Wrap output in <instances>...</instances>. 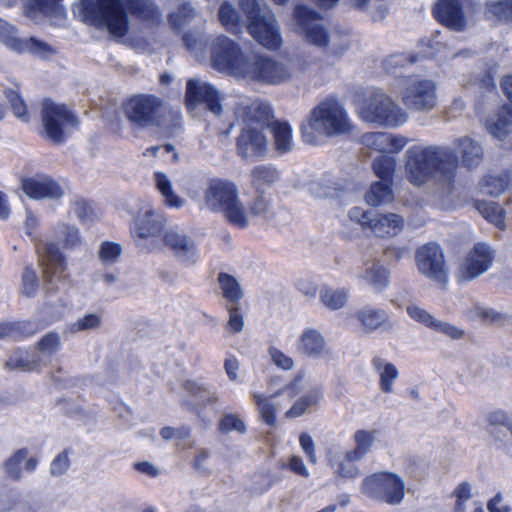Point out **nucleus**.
<instances>
[{
    "instance_id": "ea45409f",
    "label": "nucleus",
    "mask_w": 512,
    "mask_h": 512,
    "mask_svg": "<svg viewBox=\"0 0 512 512\" xmlns=\"http://www.w3.org/2000/svg\"><path fill=\"white\" fill-rule=\"evenodd\" d=\"M270 128L273 138L274 145L277 152L281 154H285L292 150L293 148V137L292 130L288 123L286 122H273L270 123Z\"/></svg>"
},
{
    "instance_id": "de8ad7c7",
    "label": "nucleus",
    "mask_w": 512,
    "mask_h": 512,
    "mask_svg": "<svg viewBox=\"0 0 512 512\" xmlns=\"http://www.w3.org/2000/svg\"><path fill=\"white\" fill-rule=\"evenodd\" d=\"M479 213L489 222L503 229L505 226L504 210L495 202L479 201L476 204Z\"/></svg>"
},
{
    "instance_id": "e433bc0d",
    "label": "nucleus",
    "mask_w": 512,
    "mask_h": 512,
    "mask_svg": "<svg viewBox=\"0 0 512 512\" xmlns=\"http://www.w3.org/2000/svg\"><path fill=\"white\" fill-rule=\"evenodd\" d=\"M156 189L161 194L163 203L175 209H180L184 206L185 200L177 195L173 189L172 181L164 172L157 171L153 176Z\"/></svg>"
},
{
    "instance_id": "2f4dec72",
    "label": "nucleus",
    "mask_w": 512,
    "mask_h": 512,
    "mask_svg": "<svg viewBox=\"0 0 512 512\" xmlns=\"http://www.w3.org/2000/svg\"><path fill=\"white\" fill-rule=\"evenodd\" d=\"M407 314L415 321L435 330L438 332H442L446 335H448L451 338H460L462 336V332L452 326L451 324L447 322H442L434 316H432L428 311H426L424 308L416 305V304H409L406 308Z\"/></svg>"
},
{
    "instance_id": "f03ea898",
    "label": "nucleus",
    "mask_w": 512,
    "mask_h": 512,
    "mask_svg": "<svg viewBox=\"0 0 512 512\" xmlns=\"http://www.w3.org/2000/svg\"><path fill=\"white\" fill-rule=\"evenodd\" d=\"M293 29L303 41L320 50L326 57L339 59L351 45L347 34L330 31L319 18V14L304 5H298L293 12Z\"/></svg>"
},
{
    "instance_id": "0eeeda50",
    "label": "nucleus",
    "mask_w": 512,
    "mask_h": 512,
    "mask_svg": "<svg viewBox=\"0 0 512 512\" xmlns=\"http://www.w3.org/2000/svg\"><path fill=\"white\" fill-rule=\"evenodd\" d=\"M308 69L309 63L302 57L285 60L258 57L249 61L244 78L268 85H280L297 78Z\"/></svg>"
},
{
    "instance_id": "7ed1b4c3",
    "label": "nucleus",
    "mask_w": 512,
    "mask_h": 512,
    "mask_svg": "<svg viewBox=\"0 0 512 512\" xmlns=\"http://www.w3.org/2000/svg\"><path fill=\"white\" fill-rule=\"evenodd\" d=\"M353 129L354 125L344 104L329 98L311 110L301 132L305 143L319 145L324 139L349 134Z\"/></svg>"
},
{
    "instance_id": "c85d7f7f",
    "label": "nucleus",
    "mask_w": 512,
    "mask_h": 512,
    "mask_svg": "<svg viewBox=\"0 0 512 512\" xmlns=\"http://www.w3.org/2000/svg\"><path fill=\"white\" fill-rule=\"evenodd\" d=\"M40 254L43 277L47 285H52L54 278L62 279L66 277L65 260L55 244H45Z\"/></svg>"
},
{
    "instance_id": "a18cd8bd",
    "label": "nucleus",
    "mask_w": 512,
    "mask_h": 512,
    "mask_svg": "<svg viewBox=\"0 0 512 512\" xmlns=\"http://www.w3.org/2000/svg\"><path fill=\"white\" fill-rule=\"evenodd\" d=\"M394 195L390 183L375 182L365 196L368 205L380 206L393 200Z\"/></svg>"
},
{
    "instance_id": "dca6fc26",
    "label": "nucleus",
    "mask_w": 512,
    "mask_h": 512,
    "mask_svg": "<svg viewBox=\"0 0 512 512\" xmlns=\"http://www.w3.org/2000/svg\"><path fill=\"white\" fill-rule=\"evenodd\" d=\"M436 20L448 29L461 32L470 23V0H438L433 8Z\"/></svg>"
},
{
    "instance_id": "2eb2a0df",
    "label": "nucleus",
    "mask_w": 512,
    "mask_h": 512,
    "mask_svg": "<svg viewBox=\"0 0 512 512\" xmlns=\"http://www.w3.org/2000/svg\"><path fill=\"white\" fill-rule=\"evenodd\" d=\"M403 104L418 112L431 111L437 105V86L433 80L409 77L400 93Z\"/></svg>"
},
{
    "instance_id": "4c0bfd02",
    "label": "nucleus",
    "mask_w": 512,
    "mask_h": 512,
    "mask_svg": "<svg viewBox=\"0 0 512 512\" xmlns=\"http://www.w3.org/2000/svg\"><path fill=\"white\" fill-rule=\"evenodd\" d=\"M356 319L366 332H374L385 324L389 316L384 309L365 306L359 309L355 314Z\"/></svg>"
},
{
    "instance_id": "9d476101",
    "label": "nucleus",
    "mask_w": 512,
    "mask_h": 512,
    "mask_svg": "<svg viewBox=\"0 0 512 512\" xmlns=\"http://www.w3.org/2000/svg\"><path fill=\"white\" fill-rule=\"evenodd\" d=\"M123 109L127 119L140 128L161 126L170 113L163 100L152 94H138L129 98Z\"/></svg>"
},
{
    "instance_id": "f704fd0d",
    "label": "nucleus",
    "mask_w": 512,
    "mask_h": 512,
    "mask_svg": "<svg viewBox=\"0 0 512 512\" xmlns=\"http://www.w3.org/2000/svg\"><path fill=\"white\" fill-rule=\"evenodd\" d=\"M455 148L460 153L461 164L467 169H473L480 165L483 160L484 151L480 143L470 137L458 138Z\"/></svg>"
},
{
    "instance_id": "79ce46f5",
    "label": "nucleus",
    "mask_w": 512,
    "mask_h": 512,
    "mask_svg": "<svg viewBox=\"0 0 512 512\" xmlns=\"http://www.w3.org/2000/svg\"><path fill=\"white\" fill-rule=\"evenodd\" d=\"M376 436L377 431L375 430H357L352 436V440L355 446L354 448L349 449V451L361 460L364 459L366 455L371 451L376 441Z\"/></svg>"
},
{
    "instance_id": "412c9836",
    "label": "nucleus",
    "mask_w": 512,
    "mask_h": 512,
    "mask_svg": "<svg viewBox=\"0 0 512 512\" xmlns=\"http://www.w3.org/2000/svg\"><path fill=\"white\" fill-rule=\"evenodd\" d=\"M0 41L9 49L19 53L30 52L41 57H46L53 49L45 42L34 38H18L16 28L0 18Z\"/></svg>"
},
{
    "instance_id": "f3484780",
    "label": "nucleus",
    "mask_w": 512,
    "mask_h": 512,
    "mask_svg": "<svg viewBox=\"0 0 512 512\" xmlns=\"http://www.w3.org/2000/svg\"><path fill=\"white\" fill-rule=\"evenodd\" d=\"M161 243L173 256L186 266H193L198 260V249L195 241L186 232L178 228L166 229Z\"/></svg>"
},
{
    "instance_id": "4be33fe9",
    "label": "nucleus",
    "mask_w": 512,
    "mask_h": 512,
    "mask_svg": "<svg viewBox=\"0 0 512 512\" xmlns=\"http://www.w3.org/2000/svg\"><path fill=\"white\" fill-rule=\"evenodd\" d=\"M221 100L220 93L212 85L199 79L188 80L186 87V103L188 108L204 104L214 115H220L222 112Z\"/></svg>"
},
{
    "instance_id": "0e129e2a",
    "label": "nucleus",
    "mask_w": 512,
    "mask_h": 512,
    "mask_svg": "<svg viewBox=\"0 0 512 512\" xmlns=\"http://www.w3.org/2000/svg\"><path fill=\"white\" fill-rule=\"evenodd\" d=\"M56 232L59 236L63 237V241L67 246L73 247L81 242L79 230L74 226L61 223L56 226Z\"/></svg>"
},
{
    "instance_id": "5701e85b",
    "label": "nucleus",
    "mask_w": 512,
    "mask_h": 512,
    "mask_svg": "<svg viewBox=\"0 0 512 512\" xmlns=\"http://www.w3.org/2000/svg\"><path fill=\"white\" fill-rule=\"evenodd\" d=\"M236 118L243 128L264 130L270 126L272 111L268 104L259 100H245L238 104Z\"/></svg>"
},
{
    "instance_id": "bb28decb",
    "label": "nucleus",
    "mask_w": 512,
    "mask_h": 512,
    "mask_svg": "<svg viewBox=\"0 0 512 512\" xmlns=\"http://www.w3.org/2000/svg\"><path fill=\"white\" fill-rule=\"evenodd\" d=\"M61 0H23L21 14L28 20L38 24L52 17H63L64 10Z\"/></svg>"
},
{
    "instance_id": "423d86ee",
    "label": "nucleus",
    "mask_w": 512,
    "mask_h": 512,
    "mask_svg": "<svg viewBox=\"0 0 512 512\" xmlns=\"http://www.w3.org/2000/svg\"><path fill=\"white\" fill-rule=\"evenodd\" d=\"M358 115L364 122L383 128H397L408 120L406 111L381 88H372L367 93Z\"/></svg>"
},
{
    "instance_id": "1a4fd4ad",
    "label": "nucleus",
    "mask_w": 512,
    "mask_h": 512,
    "mask_svg": "<svg viewBox=\"0 0 512 512\" xmlns=\"http://www.w3.org/2000/svg\"><path fill=\"white\" fill-rule=\"evenodd\" d=\"M210 65L215 70L244 78L249 59L240 46L225 35H217L209 43Z\"/></svg>"
},
{
    "instance_id": "680f3d73",
    "label": "nucleus",
    "mask_w": 512,
    "mask_h": 512,
    "mask_svg": "<svg viewBox=\"0 0 512 512\" xmlns=\"http://www.w3.org/2000/svg\"><path fill=\"white\" fill-rule=\"evenodd\" d=\"M318 396L307 394L299 398L292 407L286 412L287 418H297L303 415L306 410L317 403Z\"/></svg>"
},
{
    "instance_id": "e2e57ef3",
    "label": "nucleus",
    "mask_w": 512,
    "mask_h": 512,
    "mask_svg": "<svg viewBox=\"0 0 512 512\" xmlns=\"http://www.w3.org/2000/svg\"><path fill=\"white\" fill-rule=\"evenodd\" d=\"M39 288V280L32 266H26L22 274V292L27 297L36 294Z\"/></svg>"
},
{
    "instance_id": "69168bd1",
    "label": "nucleus",
    "mask_w": 512,
    "mask_h": 512,
    "mask_svg": "<svg viewBox=\"0 0 512 512\" xmlns=\"http://www.w3.org/2000/svg\"><path fill=\"white\" fill-rule=\"evenodd\" d=\"M60 345L59 335L55 332H49L37 342V349L43 354L52 355Z\"/></svg>"
},
{
    "instance_id": "052dcab7",
    "label": "nucleus",
    "mask_w": 512,
    "mask_h": 512,
    "mask_svg": "<svg viewBox=\"0 0 512 512\" xmlns=\"http://www.w3.org/2000/svg\"><path fill=\"white\" fill-rule=\"evenodd\" d=\"M507 187V179L503 176H487L482 183V190L484 194L490 196H498Z\"/></svg>"
},
{
    "instance_id": "58836bf2",
    "label": "nucleus",
    "mask_w": 512,
    "mask_h": 512,
    "mask_svg": "<svg viewBox=\"0 0 512 512\" xmlns=\"http://www.w3.org/2000/svg\"><path fill=\"white\" fill-rule=\"evenodd\" d=\"M219 288L223 298L229 304L228 306L238 305L243 298V289L238 280L227 273H220L218 275Z\"/></svg>"
},
{
    "instance_id": "c03bdc74",
    "label": "nucleus",
    "mask_w": 512,
    "mask_h": 512,
    "mask_svg": "<svg viewBox=\"0 0 512 512\" xmlns=\"http://www.w3.org/2000/svg\"><path fill=\"white\" fill-rule=\"evenodd\" d=\"M127 6L132 15L142 20L154 22L160 17L152 0H129Z\"/></svg>"
},
{
    "instance_id": "338daca9",
    "label": "nucleus",
    "mask_w": 512,
    "mask_h": 512,
    "mask_svg": "<svg viewBox=\"0 0 512 512\" xmlns=\"http://www.w3.org/2000/svg\"><path fill=\"white\" fill-rule=\"evenodd\" d=\"M41 329L35 321H20L13 323L14 339L29 337Z\"/></svg>"
},
{
    "instance_id": "473e14b6",
    "label": "nucleus",
    "mask_w": 512,
    "mask_h": 512,
    "mask_svg": "<svg viewBox=\"0 0 512 512\" xmlns=\"http://www.w3.org/2000/svg\"><path fill=\"white\" fill-rule=\"evenodd\" d=\"M485 126L492 137L504 139L512 131V107L503 105L487 118Z\"/></svg>"
},
{
    "instance_id": "09e8293b",
    "label": "nucleus",
    "mask_w": 512,
    "mask_h": 512,
    "mask_svg": "<svg viewBox=\"0 0 512 512\" xmlns=\"http://www.w3.org/2000/svg\"><path fill=\"white\" fill-rule=\"evenodd\" d=\"M219 21L222 26L230 31L237 33L239 31L240 16L236 8L229 2H223L218 12Z\"/></svg>"
},
{
    "instance_id": "4d7b16f0",
    "label": "nucleus",
    "mask_w": 512,
    "mask_h": 512,
    "mask_svg": "<svg viewBox=\"0 0 512 512\" xmlns=\"http://www.w3.org/2000/svg\"><path fill=\"white\" fill-rule=\"evenodd\" d=\"M267 353L270 362L278 368L285 371H291L294 368V360L279 348L270 346L267 350Z\"/></svg>"
},
{
    "instance_id": "cd10ccee",
    "label": "nucleus",
    "mask_w": 512,
    "mask_h": 512,
    "mask_svg": "<svg viewBox=\"0 0 512 512\" xmlns=\"http://www.w3.org/2000/svg\"><path fill=\"white\" fill-rule=\"evenodd\" d=\"M356 278L377 293L385 291L390 285V271L378 259L363 262Z\"/></svg>"
},
{
    "instance_id": "a19ab883",
    "label": "nucleus",
    "mask_w": 512,
    "mask_h": 512,
    "mask_svg": "<svg viewBox=\"0 0 512 512\" xmlns=\"http://www.w3.org/2000/svg\"><path fill=\"white\" fill-rule=\"evenodd\" d=\"M278 180L279 172L271 165H258L251 170V182L257 191L271 187Z\"/></svg>"
},
{
    "instance_id": "4468645a",
    "label": "nucleus",
    "mask_w": 512,
    "mask_h": 512,
    "mask_svg": "<svg viewBox=\"0 0 512 512\" xmlns=\"http://www.w3.org/2000/svg\"><path fill=\"white\" fill-rule=\"evenodd\" d=\"M415 264L418 272L445 288L448 282V269L442 248L434 242L420 246L415 252Z\"/></svg>"
},
{
    "instance_id": "a878e982",
    "label": "nucleus",
    "mask_w": 512,
    "mask_h": 512,
    "mask_svg": "<svg viewBox=\"0 0 512 512\" xmlns=\"http://www.w3.org/2000/svg\"><path fill=\"white\" fill-rule=\"evenodd\" d=\"M362 144L381 155L396 154L408 143V139L401 135L388 132H367L361 137Z\"/></svg>"
},
{
    "instance_id": "72a5a7b5",
    "label": "nucleus",
    "mask_w": 512,
    "mask_h": 512,
    "mask_svg": "<svg viewBox=\"0 0 512 512\" xmlns=\"http://www.w3.org/2000/svg\"><path fill=\"white\" fill-rule=\"evenodd\" d=\"M28 450L26 448L15 451L3 463V468L6 475L13 479L19 480L22 477L23 469L32 472L35 470L38 461L33 457H28Z\"/></svg>"
},
{
    "instance_id": "6e6552de",
    "label": "nucleus",
    "mask_w": 512,
    "mask_h": 512,
    "mask_svg": "<svg viewBox=\"0 0 512 512\" xmlns=\"http://www.w3.org/2000/svg\"><path fill=\"white\" fill-rule=\"evenodd\" d=\"M240 7L247 17L250 35L269 50L279 49L283 41L272 10L258 0H240Z\"/></svg>"
},
{
    "instance_id": "f257e3e1",
    "label": "nucleus",
    "mask_w": 512,
    "mask_h": 512,
    "mask_svg": "<svg viewBox=\"0 0 512 512\" xmlns=\"http://www.w3.org/2000/svg\"><path fill=\"white\" fill-rule=\"evenodd\" d=\"M404 158L406 178L412 185L421 187L432 181L439 197L452 193L460 160L451 147L415 145L406 150Z\"/></svg>"
},
{
    "instance_id": "c756f323",
    "label": "nucleus",
    "mask_w": 512,
    "mask_h": 512,
    "mask_svg": "<svg viewBox=\"0 0 512 512\" xmlns=\"http://www.w3.org/2000/svg\"><path fill=\"white\" fill-rule=\"evenodd\" d=\"M297 350L309 358H320L331 355V350L323 334L314 328H306L300 334Z\"/></svg>"
},
{
    "instance_id": "6e6d98bb",
    "label": "nucleus",
    "mask_w": 512,
    "mask_h": 512,
    "mask_svg": "<svg viewBox=\"0 0 512 512\" xmlns=\"http://www.w3.org/2000/svg\"><path fill=\"white\" fill-rule=\"evenodd\" d=\"M195 16V9L190 4L185 3L177 11L171 13L169 19L172 27L179 29L186 23H189Z\"/></svg>"
},
{
    "instance_id": "13d9d810",
    "label": "nucleus",
    "mask_w": 512,
    "mask_h": 512,
    "mask_svg": "<svg viewBox=\"0 0 512 512\" xmlns=\"http://www.w3.org/2000/svg\"><path fill=\"white\" fill-rule=\"evenodd\" d=\"M5 367L11 370L33 371L38 363L30 361L22 352H16L5 362Z\"/></svg>"
},
{
    "instance_id": "603ef678",
    "label": "nucleus",
    "mask_w": 512,
    "mask_h": 512,
    "mask_svg": "<svg viewBox=\"0 0 512 512\" xmlns=\"http://www.w3.org/2000/svg\"><path fill=\"white\" fill-rule=\"evenodd\" d=\"M248 210L247 227L253 216H265L270 209V200L262 192L257 191L256 195L246 204Z\"/></svg>"
},
{
    "instance_id": "ddd939ff",
    "label": "nucleus",
    "mask_w": 512,
    "mask_h": 512,
    "mask_svg": "<svg viewBox=\"0 0 512 512\" xmlns=\"http://www.w3.org/2000/svg\"><path fill=\"white\" fill-rule=\"evenodd\" d=\"M41 119L46 137L54 143L64 142L70 130L78 125V119L65 105L50 99L42 102Z\"/></svg>"
},
{
    "instance_id": "bf43d9fd",
    "label": "nucleus",
    "mask_w": 512,
    "mask_h": 512,
    "mask_svg": "<svg viewBox=\"0 0 512 512\" xmlns=\"http://www.w3.org/2000/svg\"><path fill=\"white\" fill-rule=\"evenodd\" d=\"M122 253V248L114 242H103L99 249L98 255L101 262L105 265L114 264Z\"/></svg>"
},
{
    "instance_id": "774afa93",
    "label": "nucleus",
    "mask_w": 512,
    "mask_h": 512,
    "mask_svg": "<svg viewBox=\"0 0 512 512\" xmlns=\"http://www.w3.org/2000/svg\"><path fill=\"white\" fill-rule=\"evenodd\" d=\"M219 430L223 433H228L233 430L243 433L245 431V424L237 415L227 414L221 419Z\"/></svg>"
},
{
    "instance_id": "f8f14e48",
    "label": "nucleus",
    "mask_w": 512,
    "mask_h": 512,
    "mask_svg": "<svg viewBox=\"0 0 512 512\" xmlns=\"http://www.w3.org/2000/svg\"><path fill=\"white\" fill-rule=\"evenodd\" d=\"M362 491L368 496L389 505H398L405 496L403 479L393 472H376L364 478Z\"/></svg>"
},
{
    "instance_id": "3c124183",
    "label": "nucleus",
    "mask_w": 512,
    "mask_h": 512,
    "mask_svg": "<svg viewBox=\"0 0 512 512\" xmlns=\"http://www.w3.org/2000/svg\"><path fill=\"white\" fill-rule=\"evenodd\" d=\"M418 61L414 54L395 53L384 60V68L389 73H396L398 69L408 67Z\"/></svg>"
},
{
    "instance_id": "393cba45",
    "label": "nucleus",
    "mask_w": 512,
    "mask_h": 512,
    "mask_svg": "<svg viewBox=\"0 0 512 512\" xmlns=\"http://www.w3.org/2000/svg\"><path fill=\"white\" fill-rule=\"evenodd\" d=\"M268 151V140L263 130L256 128H241L237 138V153L246 160H257Z\"/></svg>"
},
{
    "instance_id": "aec40b11",
    "label": "nucleus",
    "mask_w": 512,
    "mask_h": 512,
    "mask_svg": "<svg viewBox=\"0 0 512 512\" xmlns=\"http://www.w3.org/2000/svg\"><path fill=\"white\" fill-rule=\"evenodd\" d=\"M302 390L303 376L298 374L293 378V380L289 384H287L281 390L277 391L276 393L270 396H265L264 394L259 392H252L251 395L259 409V413L262 420L267 425L273 426L276 423L277 410V404L274 403V400L282 394L287 395L289 400H291L296 395H298Z\"/></svg>"
},
{
    "instance_id": "c9c22d12",
    "label": "nucleus",
    "mask_w": 512,
    "mask_h": 512,
    "mask_svg": "<svg viewBox=\"0 0 512 512\" xmlns=\"http://www.w3.org/2000/svg\"><path fill=\"white\" fill-rule=\"evenodd\" d=\"M372 366L379 376V387L383 393L391 394L394 392V382L399 377L396 366L381 357H375L372 360Z\"/></svg>"
},
{
    "instance_id": "864d4df0",
    "label": "nucleus",
    "mask_w": 512,
    "mask_h": 512,
    "mask_svg": "<svg viewBox=\"0 0 512 512\" xmlns=\"http://www.w3.org/2000/svg\"><path fill=\"white\" fill-rule=\"evenodd\" d=\"M102 323V318L97 313H89L79 317L75 322L68 326L72 333L86 332L97 329Z\"/></svg>"
},
{
    "instance_id": "9b49d317",
    "label": "nucleus",
    "mask_w": 512,
    "mask_h": 512,
    "mask_svg": "<svg viewBox=\"0 0 512 512\" xmlns=\"http://www.w3.org/2000/svg\"><path fill=\"white\" fill-rule=\"evenodd\" d=\"M348 217L359 224L365 231L370 232L376 238L391 239L399 235L405 226L403 216L393 212H378L364 210L360 207L352 208Z\"/></svg>"
},
{
    "instance_id": "39448f33",
    "label": "nucleus",
    "mask_w": 512,
    "mask_h": 512,
    "mask_svg": "<svg viewBox=\"0 0 512 512\" xmlns=\"http://www.w3.org/2000/svg\"><path fill=\"white\" fill-rule=\"evenodd\" d=\"M203 206L214 213H221L232 226L247 228L248 210L241 200L235 183L223 179H211L203 192Z\"/></svg>"
},
{
    "instance_id": "49530a36",
    "label": "nucleus",
    "mask_w": 512,
    "mask_h": 512,
    "mask_svg": "<svg viewBox=\"0 0 512 512\" xmlns=\"http://www.w3.org/2000/svg\"><path fill=\"white\" fill-rule=\"evenodd\" d=\"M372 168L378 178L391 184L396 168V160L389 154L379 155L373 160Z\"/></svg>"
},
{
    "instance_id": "5fc2aeb1",
    "label": "nucleus",
    "mask_w": 512,
    "mask_h": 512,
    "mask_svg": "<svg viewBox=\"0 0 512 512\" xmlns=\"http://www.w3.org/2000/svg\"><path fill=\"white\" fill-rule=\"evenodd\" d=\"M487 12L499 20H512V0H488Z\"/></svg>"
},
{
    "instance_id": "b1692460",
    "label": "nucleus",
    "mask_w": 512,
    "mask_h": 512,
    "mask_svg": "<svg viewBox=\"0 0 512 512\" xmlns=\"http://www.w3.org/2000/svg\"><path fill=\"white\" fill-rule=\"evenodd\" d=\"M23 192L34 200H59L65 193L64 187L48 175H36L23 179Z\"/></svg>"
},
{
    "instance_id": "37998d69",
    "label": "nucleus",
    "mask_w": 512,
    "mask_h": 512,
    "mask_svg": "<svg viewBox=\"0 0 512 512\" xmlns=\"http://www.w3.org/2000/svg\"><path fill=\"white\" fill-rule=\"evenodd\" d=\"M321 303L330 310H338L348 301V291L344 288L323 287L320 290Z\"/></svg>"
},
{
    "instance_id": "7c9ffc66",
    "label": "nucleus",
    "mask_w": 512,
    "mask_h": 512,
    "mask_svg": "<svg viewBox=\"0 0 512 512\" xmlns=\"http://www.w3.org/2000/svg\"><path fill=\"white\" fill-rule=\"evenodd\" d=\"M327 458L337 478L350 480L360 475V469L356 462L361 461V459L349 450L343 453L329 451Z\"/></svg>"
},
{
    "instance_id": "6ab92c4d",
    "label": "nucleus",
    "mask_w": 512,
    "mask_h": 512,
    "mask_svg": "<svg viewBox=\"0 0 512 512\" xmlns=\"http://www.w3.org/2000/svg\"><path fill=\"white\" fill-rule=\"evenodd\" d=\"M494 259V251L485 243H477L459 264L457 278L460 281L473 280L485 273Z\"/></svg>"
},
{
    "instance_id": "20e7f679",
    "label": "nucleus",
    "mask_w": 512,
    "mask_h": 512,
    "mask_svg": "<svg viewBox=\"0 0 512 512\" xmlns=\"http://www.w3.org/2000/svg\"><path fill=\"white\" fill-rule=\"evenodd\" d=\"M73 12L114 39L123 38L129 30V17L121 0H79Z\"/></svg>"
},
{
    "instance_id": "8fccbe9b",
    "label": "nucleus",
    "mask_w": 512,
    "mask_h": 512,
    "mask_svg": "<svg viewBox=\"0 0 512 512\" xmlns=\"http://www.w3.org/2000/svg\"><path fill=\"white\" fill-rule=\"evenodd\" d=\"M4 93L15 117L23 122H29L30 116L27 111L26 103L18 90L6 89Z\"/></svg>"
},
{
    "instance_id": "a211bd4d",
    "label": "nucleus",
    "mask_w": 512,
    "mask_h": 512,
    "mask_svg": "<svg viewBox=\"0 0 512 512\" xmlns=\"http://www.w3.org/2000/svg\"><path fill=\"white\" fill-rule=\"evenodd\" d=\"M165 223L166 217L163 212L146 203L134 218L131 231L138 239L137 243L140 244L146 239H154L162 235Z\"/></svg>"
}]
</instances>
